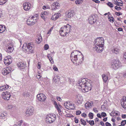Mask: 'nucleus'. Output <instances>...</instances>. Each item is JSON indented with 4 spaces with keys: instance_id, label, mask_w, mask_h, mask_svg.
<instances>
[{
    "instance_id": "54",
    "label": "nucleus",
    "mask_w": 126,
    "mask_h": 126,
    "mask_svg": "<svg viewBox=\"0 0 126 126\" xmlns=\"http://www.w3.org/2000/svg\"><path fill=\"white\" fill-rule=\"evenodd\" d=\"M53 69L54 71H57L58 70V69L57 68L56 66H53Z\"/></svg>"
},
{
    "instance_id": "8",
    "label": "nucleus",
    "mask_w": 126,
    "mask_h": 126,
    "mask_svg": "<svg viewBox=\"0 0 126 126\" xmlns=\"http://www.w3.org/2000/svg\"><path fill=\"white\" fill-rule=\"evenodd\" d=\"M1 96L3 98L6 100H8L9 99L11 95L10 92L6 91L2 93Z\"/></svg>"
},
{
    "instance_id": "25",
    "label": "nucleus",
    "mask_w": 126,
    "mask_h": 126,
    "mask_svg": "<svg viewBox=\"0 0 126 126\" xmlns=\"http://www.w3.org/2000/svg\"><path fill=\"white\" fill-rule=\"evenodd\" d=\"M8 85H6L5 86H3L0 87V92L4 90L7 89L9 88Z\"/></svg>"
},
{
    "instance_id": "23",
    "label": "nucleus",
    "mask_w": 126,
    "mask_h": 126,
    "mask_svg": "<svg viewBox=\"0 0 126 126\" xmlns=\"http://www.w3.org/2000/svg\"><path fill=\"white\" fill-rule=\"evenodd\" d=\"M48 12L46 11H44L42 12L41 15V17L43 19H45V18L46 17V16L48 15Z\"/></svg>"
},
{
    "instance_id": "14",
    "label": "nucleus",
    "mask_w": 126,
    "mask_h": 126,
    "mask_svg": "<svg viewBox=\"0 0 126 126\" xmlns=\"http://www.w3.org/2000/svg\"><path fill=\"white\" fill-rule=\"evenodd\" d=\"M88 20L90 24H93L96 21V18L95 15H94L90 16Z\"/></svg>"
},
{
    "instance_id": "59",
    "label": "nucleus",
    "mask_w": 126,
    "mask_h": 126,
    "mask_svg": "<svg viewBox=\"0 0 126 126\" xmlns=\"http://www.w3.org/2000/svg\"><path fill=\"white\" fill-rule=\"evenodd\" d=\"M53 28L52 27H51V29L49 30L48 32L47 33V34H49L51 33V31H52V29Z\"/></svg>"
},
{
    "instance_id": "37",
    "label": "nucleus",
    "mask_w": 126,
    "mask_h": 126,
    "mask_svg": "<svg viewBox=\"0 0 126 126\" xmlns=\"http://www.w3.org/2000/svg\"><path fill=\"white\" fill-rule=\"evenodd\" d=\"M7 1V0H0V5H3Z\"/></svg>"
},
{
    "instance_id": "47",
    "label": "nucleus",
    "mask_w": 126,
    "mask_h": 126,
    "mask_svg": "<svg viewBox=\"0 0 126 126\" xmlns=\"http://www.w3.org/2000/svg\"><path fill=\"white\" fill-rule=\"evenodd\" d=\"M64 116H65L66 117H72L73 116V115H70V114L68 113L66 114V115H64Z\"/></svg>"
},
{
    "instance_id": "33",
    "label": "nucleus",
    "mask_w": 126,
    "mask_h": 126,
    "mask_svg": "<svg viewBox=\"0 0 126 126\" xmlns=\"http://www.w3.org/2000/svg\"><path fill=\"white\" fill-rule=\"evenodd\" d=\"M71 103L69 102H66L64 103V105L65 108L67 109H68L69 107V106H70Z\"/></svg>"
},
{
    "instance_id": "31",
    "label": "nucleus",
    "mask_w": 126,
    "mask_h": 126,
    "mask_svg": "<svg viewBox=\"0 0 126 126\" xmlns=\"http://www.w3.org/2000/svg\"><path fill=\"white\" fill-rule=\"evenodd\" d=\"M67 79L70 84L73 85L75 82L74 80V79H72L70 78H68Z\"/></svg>"
},
{
    "instance_id": "48",
    "label": "nucleus",
    "mask_w": 126,
    "mask_h": 126,
    "mask_svg": "<svg viewBox=\"0 0 126 126\" xmlns=\"http://www.w3.org/2000/svg\"><path fill=\"white\" fill-rule=\"evenodd\" d=\"M101 116L103 117H105V116H106V113L104 112H102V113H101Z\"/></svg>"
},
{
    "instance_id": "12",
    "label": "nucleus",
    "mask_w": 126,
    "mask_h": 126,
    "mask_svg": "<svg viewBox=\"0 0 126 126\" xmlns=\"http://www.w3.org/2000/svg\"><path fill=\"white\" fill-rule=\"evenodd\" d=\"M37 97L39 100L41 102L45 101L46 98L45 95L42 94H37Z\"/></svg>"
},
{
    "instance_id": "52",
    "label": "nucleus",
    "mask_w": 126,
    "mask_h": 126,
    "mask_svg": "<svg viewBox=\"0 0 126 126\" xmlns=\"http://www.w3.org/2000/svg\"><path fill=\"white\" fill-rule=\"evenodd\" d=\"M116 0L118 3L121 4L123 5V2L121 0Z\"/></svg>"
},
{
    "instance_id": "4",
    "label": "nucleus",
    "mask_w": 126,
    "mask_h": 126,
    "mask_svg": "<svg viewBox=\"0 0 126 126\" xmlns=\"http://www.w3.org/2000/svg\"><path fill=\"white\" fill-rule=\"evenodd\" d=\"M23 50L28 53H33L34 47L33 44L32 43H24L22 47Z\"/></svg>"
},
{
    "instance_id": "61",
    "label": "nucleus",
    "mask_w": 126,
    "mask_h": 126,
    "mask_svg": "<svg viewBox=\"0 0 126 126\" xmlns=\"http://www.w3.org/2000/svg\"><path fill=\"white\" fill-rule=\"evenodd\" d=\"M105 125L106 126H111L110 124L108 122L106 123Z\"/></svg>"
},
{
    "instance_id": "28",
    "label": "nucleus",
    "mask_w": 126,
    "mask_h": 126,
    "mask_svg": "<svg viewBox=\"0 0 126 126\" xmlns=\"http://www.w3.org/2000/svg\"><path fill=\"white\" fill-rule=\"evenodd\" d=\"M55 120L54 119H46V121L47 123H52Z\"/></svg>"
},
{
    "instance_id": "26",
    "label": "nucleus",
    "mask_w": 126,
    "mask_h": 126,
    "mask_svg": "<svg viewBox=\"0 0 126 126\" xmlns=\"http://www.w3.org/2000/svg\"><path fill=\"white\" fill-rule=\"evenodd\" d=\"M15 109V106L14 105H12L10 104L8 105L7 107V109L11 110H14Z\"/></svg>"
},
{
    "instance_id": "62",
    "label": "nucleus",
    "mask_w": 126,
    "mask_h": 126,
    "mask_svg": "<svg viewBox=\"0 0 126 126\" xmlns=\"http://www.w3.org/2000/svg\"><path fill=\"white\" fill-rule=\"evenodd\" d=\"M49 60L50 62H51V63H53V61L52 59V58L51 57H50L49 59Z\"/></svg>"
},
{
    "instance_id": "7",
    "label": "nucleus",
    "mask_w": 126,
    "mask_h": 126,
    "mask_svg": "<svg viewBox=\"0 0 126 126\" xmlns=\"http://www.w3.org/2000/svg\"><path fill=\"white\" fill-rule=\"evenodd\" d=\"M33 108L31 106L28 107L26 112V115L28 117H30L33 114Z\"/></svg>"
},
{
    "instance_id": "58",
    "label": "nucleus",
    "mask_w": 126,
    "mask_h": 126,
    "mask_svg": "<svg viewBox=\"0 0 126 126\" xmlns=\"http://www.w3.org/2000/svg\"><path fill=\"white\" fill-rule=\"evenodd\" d=\"M86 114L85 113H84L81 114V116L82 117L85 118L86 116Z\"/></svg>"
},
{
    "instance_id": "40",
    "label": "nucleus",
    "mask_w": 126,
    "mask_h": 126,
    "mask_svg": "<svg viewBox=\"0 0 126 126\" xmlns=\"http://www.w3.org/2000/svg\"><path fill=\"white\" fill-rule=\"evenodd\" d=\"M80 121L81 122V124L84 125H86V121L82 119H81Z\"/></svg>"
},
{
    "instance_id": "51",
    "label": "nucleus",
    "mask_w": 126,
    "mask_h": 126,
    "mask_svg": "<svg viewBox=\"0 0 126 126\" xmlns=\"http://www.w3.org/2000/svg\"><path fill=\"white\" fill-rule=\"evenodd\" d=\"M53 115H51L50 114H48L47 115V117L46 118H47L48 117H49L50 118H53V117H54V118H55V117H54V116H53Z\"/></svg>"
},
{
    "instance_id": "55",
    "label": "nucleus",
    "mask_w": 126,
    "mask_h": 126,
    "mask_svg": "<svg viewBox=\"0 0 126 126\" xmlns=\"http://www.w3.org/2000/svg\"><path fill=\"white\" fill-rule=\"evenodd\" d=\"M23 122V121L22 120H21V121H19L18 123V125L19 126H20L22 124Z\"/></svg>"
},
{
    "instance_id": "60",
    "label": "nucleus",
    "mask_w": 126,
    "mask_h": 126,
    "mask_svg": "<svg viewBox=\"0 0 126 126\" xmlns=\"http://www.w3.org/2000/svg\"><path fill=\"white\" fill-rule=\"evenodd\" d=\"M92 1L97 3H99L100 2V1L98 0H92Z\"/></svg>"
},
{
    "instance_id": "32",
    "label": "nucleus",
    "mask_w": 126,
    "mask_h": 126,
    "mask_svg": "<svg viewBox=\"0 0 126 126\" xmlns=\"http://www.w3.org/2000/svg\"><path fill=\"white\" fill-rule=\"evenodd\" d=\"M112 50V52L115 54H118L119 52V50L117 48H114Z\"/></svg>"
},
{
    "instance_id": "29",
    "label": "nucleus",
    "mask_w": 126,
    "mask_h": 126,
    "mask_svg": "<svg viewBox=\"0 0 126 126\" xmlns=\"http://www.w3.org/2000/svg\"><path fill=\"white\" fill-rule=\"evenodd\" d=\"M85 107L86 109H88L91 108L92 107V105L90 103L87 102L85 104Z\"/></svg>"
},
{
    "instance_id": "46",
    "label": "nucleus",
    "mask_w": 126,
    "mask_h": 126,
    "mask_svg": "<svg viewBox=\"0 0 126 126\" xmlns=\"http://www.w3.org/2000/svg\"><path fill=\"white\" fill-rule=\"evenodd\" d=\"M49 46L47 44H46L44 47V48L45 50H47L49 48Z\"/></svg>"
},
{
    "instance_id": "36",
    "label": "nucleus",
    "mask_w": 126,
    "mask_h": 126,
    "mask_svg": "<svg viewBox=\"0 0 126 126\" xmlns=\"http://www.w3.org/2000/svg\"><path fill=\"white\" fill-rule=\"evenodd\" d=\"M83 0H77L75 1V3L77 4H81Z\"/></svg>"
},
{
    "instance_id": "24",
    "label": "nucleus",
    "mask_w": 126,
    "mask_h": 126,
    "mask_svg": "<svg viewBox=\"0 0 126 126\" xmlns=\"http://www.w3.org/2000/svg\"><path fill=\"white\" fill-rule=\"evenodd\" d=\"M121 104L122 107L125 109H126V97L125 99H123L121 102Z\"/></svg>"
},
{
    "instance_id": "16",
    "label": "nucleus",
    "mask_w": 126,
    "mask_h": 126,
    "mask_svg": "<svg viewBox=\"0 0 126 126\" xmlns=\"http://www.w3.org/2000/svg\"><path fill=\"white\" fill-rule=\"evenodd\" d=\"M4 62L5 65H8L12 62V60L11 58H8L7 57L5 58Z\"/></svg>"
},
{
    "instance_id": "6",
    "label": "nucleus",
    "mask_w": 126,
    "mask_h": 126,
    "mask_svg": "<svg viewBox=\"0 0 126 126\" xmlns=\"http://www.w3.org/2000/svg\"><path fill=\"white\" fill-rule=\"evenodd\" d=\"M111 66L114 69L116 70L121 66V63L119 61L114 60L112 61Z\"/></svg>"
},
{
    "instance_id": "13",
    "label": "nucleus",
    "mask_w": 126,
    "mask_h": 126,
    "mask_svg": "<svg viewBox=\"0 0 126 126\" xmlns=\"http://www.w3.org/2000/svg\"><path fill=\"white\" fill-rule=\"evenodd\" d=\"M12 70L11 68L9 67L3 69L2 71V73L4 75L9 74Z\"/></svg>"
},
{
    "instance_id": "49",
    "label": "nucleus",
    "mask_w": 126,
    "mask_h": 126,
    "mask_svg": "<svg viewBox=\"0 0 126 126\" xmlns=\"http://www.w3.org/2000/svg\"><path fill=\"white\" fill-rule=\"evenodd\" d=\"M106 107H107L106 106H105L104 105H103L101 106V109L102 110H105Z\"/></svg>"
},
{
    "instance_id": "18",
    "label": "nucleus",
    "mask_w": 126,
    "mask_h": 126,
    "mask_svg": "<svg viewBox=\"0 0 126 126\" xmlns=\"http://www.w3.org/2000/svg\"><path fill=\"white\" fill-rule=\"evenodd\" d=\"M17 66L20 68L22 70L24 69L26 67L25 64L22 62H20L17 64Z\"/></svg>"
},
{
    "instance_id": "30",
    "label": "nucleus",
    "mask_w": 126,
    "mask_h": 126,
    "mask_svg": "<svg viewBox=\"0 0 126 126\" xmlns=\"http://www.w3.org/2000/svg\"><path fill=\"white\" fill-rule=\"evenodd\" d=\"M0 33L3 32L6 30L5 27L4 26L0 25Z\"/></svg>"
},
{
    "instance_id": "38",
    "label": "nucleus",
    "mask_w": 126,
    "mask_h": 126,
    "mask_svg": "<svg viewBox=\"0 0 126 126\" xmlns=\"http://www.w3.org/2000/svg\"><path fill=\"white\" fill-rule=\"evenodd\" d=\"M87 122L89 123L91 125H93L94 124V121L93 120L88 121L87 120Z\"/></svg>"
},
{
    "instance_id": "11",
    "label": "nucleus",
    "mask_w": 126,
    "mask_h": 126,
    "mask_svg": "<svg viewBox=\"0 0 126 126\" xmlns=\"http://www.w3.org/2000/svg\"><path fill=\"white\" fill-rule=\"evenodd\" d=\"M23 9L26 11H28L31 9V5L29 2H25L24 3L23 5Z\"/></svg>"
},
{
    "instance_id": "34",
    "label": "nucleus",
    "mask_w": 126,
    "mask_h": 126,
    "mask_svg": "<svg viewBox=\"0 0 126 126\" xmlns=\"http://www.w3.org/2000/svg\"><path fill=\"white\" fill-rule=\"evenodd\" d=\"M75 105L71 103L70 106H69V107L68 109V110H73L75 109Z\"/></svg>"
},
{
    "instance_id": "3",
    "label": "nucleus",
    "mask_w": 126,
    "mask_h": 126,
    "mask_svg": "<svg viewBox=\"0 0 126 126\" xmlns=\"http://www.w3.org/2000/svg\"><path fill=\"white\" fill-rule=\"evenodd\" d=\"M94 46L93 47L94 50L97 52H101L103 49L104 41L103 37L97 38L95 40Z\"/></svg>"
},
{
    "instance_id": "56",
    "label": "nucleus",
    "mask_w": 126,
    "mask_h": 126,
    "mask_svg": "<svg viewBox=\"0 0 126 126\" xmlns=\"http://www.w3.org/2000/svg\"><path fill=\"white\" fill-rule=\"evenodd\" d=\"M107 103H108L107 101L105 100L104 101L103 105L107 107L108 106Z\"/></svg>"
},
{
    "instance_id": "41",
    "label": "nucleus",
    "mask_w": 126,
    "mask_h": 126,
    "mask_svg": "<svg viewBox=\"0 0 126 126\" xmlns=\"http://www.w3.org/2000/svg\"><path fill=\"white\" fill-rule=\"evenodd\" d=\"M62 29V28H61L59 32L60 34L62 36H63V30Z\"/></svg>"
},
{
    "instance_id": "22",
    "label": "nucleus",
    "mask_w": 126,
    "mask_h": 126,
    "mask_svg": "<svg viewBox=\"0 0 126 126\" xmlns=\"http://www.w3.org/2000/svg\"><path fill=\"white\" fill-rule=\"evenodd\" d=\"M102 77L104 83H106L108 79V77L107 75L103 74L102 75Z\"/></svg>"
},
{
    "instance_id": "35",
    "label": "nucleus",
    "mask_w": 126,
    "mask_h": 126,
    "mask_svg": "<svg viewBox=\"0 0 126 126\" xmlns=\"http://www.w3.org/2000/svg\"><path fill=\"white\" fill-rule=\"evenodd\" d=\"M23 95L24 97H29V95L28 92H25L23 93Z\"/></svg>"
},
{
    "instance_id": "57",
    "label": "nucleus",
    "mask_w": 126,
    "mask_h": 126,
    "mask_svg": "<svg viewBox=\"0 0 126 126\" xmlns=\"http://www.w3.org/2000/svg\"><path fill=\"white\" fill-rule=\"evenodd\" d=\"M81 113V112L79 110H78L76 111V114L77 115H79Z\"/></svg>"
},
{
    "instance_id": "1",
    "label": "nucleus",
    "mask_w": 126,
    "mask_h": 126,
    "mask_svg": "<svg viewBox=\"0 0 126 126\" xmlns=\"http://www.w3.org/2000/svg\"><path fill=\"white\" fill-rule=\"evenodd\" d=\"M78 54V50H75L73 51L70 55L71 61L77 65L81 64L84 60V56L82 54L79 55Z\"/></svg>"
},
{
    "instance_id": "17",
    "label": "nucleus",
    "mask_w": 126,
    "mask_h": 126,
    "mask_svg": "<svg viewBox=\"0 0 126 126\" xmlns=\"http://www.w3.org/2000/svg\"><path fill=\"white\" fill-rule=\"evenodd\" d=\"M119 113L118 112H115L114 111H112L111 113H110V115L115 118H120L119 117H116L118 116Z\"/></svg>"
},
{
    "instance_id": "27",
    "label": "nucleus",
    "mask_w": 126,
    "mask_h": 126,
    "mask_svg": "<svg viewBox=\"0 0 126 126\" xmlns=\"http://www.w3.org/2000/svg\"><path fill=\"white\" fill-rule=\"evenodd\" d=\"M39 37H38L37 38L36 40V43L37 44H39L41 42L42 40V37L40 36L39 35L38 36Z\"/></svg>"
},
{
    "instance_id": "5",
    "label": "nucleus",
    "mask_w": 126,
    "mask_h": 126,
    "mask_svg": "<svg viewBox=\"0 0 126 126\" xmlns=\"http://www.w3.org/2000/svg\"><path fill=\"white\" fill-rule=\"evenodd\" d=\"M38 19V17L37 16H33L28 19L26 21V23L28 25H32L36 22Z\"/></svg>"
},
{
    "instance_id": "19",
    "label": "nucleus",
    "mask_w": 126,
    "mask_h": 126,
    "mask_svg": "<svg viewBox=\"0 0 126 126\" xmlns=\"http://www.w3.org/2000/svg\"><path fill=\"white\" fill-rule=\"evenodd\" d=\"M61 14L60 13H56L55 14L52 16L51 17V19L52 20H55L57 19L60 16Z\"/></svg>"
},
{
    "instance_id": "10",
    "label": "nucleus",
    "mask_w": 126,
    "mask_h": 126,
    "mask_svg": "<svg viewBox=\"0 0 126 126\" xmlns=\"http://www.w3.org/2000/svg\"><path fill=\"white\" fill-rule=\"evenodd\" d=\"M14 49L13 44L11 43L7 44L6 46V51L8 53L12 52Z\"/></svg>"
},
{
    "instance_id": "15",
    "label": "nucleus",
    "mask_w": 126,
    "mask_h": 126,
    "mask_svg": "<svg viewBox=\"0 0 126 126\" xmlns=\"http://www.w3.org/2000/svg\"><path fill=\"white\" fill-rule=\"evenodd\" d=\"M60 4L58 2H54L51 6L52 10H54L58 8L60 6Z\"/></svg>"
},
{
    "instance_id": "44",
    "label": "nucleus",
    "mask_w": 126,
    "mask_h": 126,
    "mask_svg": "<svg viewBox=\"0 0 126 126\" xmlns=\"http://www.w3.org/2000/svg\"><path fill=\"white\" fill-rule=\"evenodd\" d=\"M88 116L90 117V118H93V114L92 112L88 114Z\"/></svg>"
},
{
    "instance_id": "9",
    "label": "nucleus",
    "mask_w": 126,
    "mask_h": 126,
    "mask_svg": "<svg viewBox=\"0 0 126 126\" xmlns=\"http://www.w3.org/2000/svg\"><path fill=\"white\" fill-rule=\"evenodd\" d=\"M74 14V11H73L69 10L66 11L65 13V20H68V18H70L73 16Z\"/></svg>"
},
{
    "instance_id": "2",
    "label": "nucleus",
    "mask_w": 126,
    "mask_h": 126,
    "mask_svg": "<svg viewBox=\"0 0 126 126\" xmlns=\"http://www.w3.org/2000/svg\"><path fill=\"white\" fill-rule=\"evenodd\" d=\"M77 85L79 86L82 88V91L84 93L91 90L92 87L91 84L86 81L85 78L79 80Z\"/></svg>"
},
{
    "instance_id": "39",
    "label": "nucleus",
    "mask_w": 126,
    "mask_h": 126,
    "mask_svg": "<svg viewBox=\"0 0 126 126\" xmlns=\"http://www.w3.org/2000/svg\"><path fill=\"white\" fill-rule=\"evenodd\" d=\"M107 5L110 7L111 8L113 6V5L112 3L110 2H108L107 3Z\"/></svg>"
},
{
    "instance_id": "21",
    "label": "nucleus",
    "mask_w": 126,
    "mask_h": 126,
    "mask_svg": "<svg viewBox=\"0 0 126 126\" xmlns=\"http://www.w3.org/2000/svg\"><path fill=\"white\" fill-rule=\"evenodd\" d=\"M76 100L78 104H80L81 103L82 100L81 97L78 95L76 97Z\"/></svg>"
},
{
    "instance_id": "20",
    "label": "nucleus",
    "mask_w": 126,
    "mask_h": 126,
    "mask_svg": "<svg viewBox=\"0 0 126 126\" xmlns=\"http://www.w3.org/2000/svg\"><path fill=\"white\" fill-rule=\"evenodd\" d=\"M63 29H64L65 30H66V32L68 33L70 31V26L68 24H67L66 25L63 26Z\"/></svg>"
},
{
    "instance_id": "63",
    "label": "nucleus",
    "mask_w": 126,
    "mask_h": 126,
    "mask_svg": "<svg viewBox=\"0 0 126 126\" xmlns=\"http://www.w3.org/2000/svg\"><path fill=\"white\" fill-rule=\"evenodd\" d=\"M114 3L115 5H118L119 6H122L123 5H120L119 4H118V3L116 1H114Z\"/></svg>"
},
{
    "instance_id": "50",
    "label": "nucleus",
    "mask_w": 126,
    "mask_h": 126,
    "mask_svg": "<svg viewBox=\"0 0 126 126\" xmlns=\"http://www.w3.org/2000/svg\"><path fill=\"white\" fill-rule=\"evenodd\" d=\"M41 63L40 62H39L37 63V68L38 69H39L40 68L41 66Z\"/></svg>"
},
{
    "instance_id": "42",
    "label": "nucleus",
    "mask_w": 126,
    "mask_h": 126,
    "mask_svg": "<svg viewBox=\"0 0 126 126\" xmlns=\"http://www.w3.org/2000/svg\"><path fill=\"white\" fill-rule=\"evenodd\" d=\"M126 123V120H124L122 121L121 123V126H124Z\"/></svg>"
},
{
    "instance_id": "43",
    "label": "nucleus",
    "mask_w": 126,
    "mask_h": 126,
    "mask_svg": "<svg viewBox=\"0 0 126 126\" xmlns=\"http://www.w3.org/2000/svg\"><path fill=\"white\" fill-rule=\"evenodd\" d=\"M50 8V7L49 6H44L43 7V9L44 10Z\"/></svg>"
},
{
    "instance_id": "53",
    "label": "nucleus",
    "mask_w": 126,
    "mask_h": 126,
    "mask_svg": "<svg viewBox=\"0 0 126 126\" xmlns=\"http://www.w3.org/2000/svg\"><path fill=\"white\" fill-rule=\"evenodd\" d=\"M115 14L118 16H119L120 15H122V14L120 12H115Z\"/></svg>"
},
{
    "instance_id": "45",
    "label": "nucleus",
    "mask_w": 126,
    "mask_h": 126,
    "mask_svg": "<svg viewBox=\"0 0 126 126\" xmlns=\"http://www.w3.org/2000/svg\"><path fill=\"white\" fill-rule=\"evenodd\" d=\"M109 21L110 22L112 21V22H113L114 21V18L112 17H109Z\"/></svg>"
},
{
    "instance_id": "64",
    "label": "nucleus",
    "mask_w": 126,
    "mask_h": 126,
    "mask_svg": "<svg viewBox=\"0 0 126 126\" xmlns=\"http://www.w3.org/2000/svg\"><path fill=\"white\" fill-rule=\"evenodd\" d=\"M93 110L96 113L98 112V110H97V109L96 108H94L93 109Z\"/></svg>"
}]
</instances>
